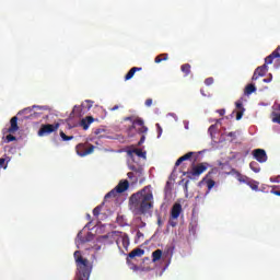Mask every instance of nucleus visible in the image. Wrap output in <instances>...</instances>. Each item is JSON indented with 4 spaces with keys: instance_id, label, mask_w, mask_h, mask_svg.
Masks as SVG:
<instances>
[{
    "instance_id": "obj_55",
    "label": "nucleus",
    "mask_w": 280,
    "mask_h": 280,
    "mask_svg": "<svg viewBox=\"0 0 280 280\" xmlns=\"http://www.w3.org/2000/svg\"><path fill=\"white\" fill-rule=\"evenodd\" d=\"M129 261H130V260L127 258V264H129Z\"/></svg>"
},
{
    "instance_id": "obj_13",
    "label": "nucleus",
    "mask_w": 280,
    "mask_h": 280,
    "mask_svg": "<svg viewBox=\"0 0 280 280\" xmlns=\"http://www.w3.org/2000/svg\"><path fill=\"white\" fill-rule=\"evenodd\" d=\"M145 255V250L142 248H136L131 250L128 255L129 259H135V257H143Z\"/></svg>"
},
{
    "instance_id": "obj_9",
    "label": "nucleus",
    "mask_w": 280,
    "mask_h": 280,
    "mask_svg": "<svg viewBox=\"0 0 280 280\" xmlns=\"http://www.w3.org/2000/svg\"><path fill=\"white\" fill-rule=\"evenodd\" d=\"M266 73H268V66L266 63H264L262 66L256 68L252 80H259V78H264V75H266Z\"/></svg>"
},
{
    "instance_id": "obj_37",
    "label": "nucleus",
    "mask_w": 280,
    "mask_h": 280,
    "mask_svg": "<svg viewBox=\"0 0 280 280\" xmlns=\"http://www.w3.org/2000/svg\"><path fill=\"white\" fill-rule=\"evenodd\" d=\"M0 167H3V170L8 167V164H5V159L3 158H0Z\"/></svg>"
},
{
    "instance_id": "obj_38",
    "label": "nucleus",
    "mask_w": 280,
    "mask_h": 280,
    "mask_svg": "<svg viewBox=\"0 0 280 280\" xmlns=\"http://www.w3.org/2000/svg\"><path fill=\"white\" fill-rule=\"evenodd\" d=\"M270 56H272V58H280V54L279 50H273L272 54H270Z\"/></svg>"
},
{
    "instance_id": "obj_28",
    "label": "nucleus",
    "mask_w": 280,
    "mask_h": 280,
    "mask_svg": "<svg viewBox=\"0 0 280 280\" xmlns=\"http://www.w3.org/2000/svg\"><path fill=\"white\" fill-rule=\"evenodd\" d=\"M100 213H102V206H97L93 209V217L98 218Z\"/></svg>"
},
{
    "instance_id": "obj_25",
    "label": "nucleus",
    "mask_w": 280,
    "mask_h": 280,
    "mask_svg": "<svg viewBox=\"0 0 280 280\" xmlns=\"http://www.w3.org/2000/svg\"><path fill=\"white\" fill-rule=\"evenodd\" d=\"M271 115H272L271 121L273 124H279L280 125V113L273 112Z\"/></svg>"
},
{
    "instance_id": "obj_26",
    "label": "nucleus",
    "mask_w": 280,
    "mask_h": 280,
    "mask_svg": "<svg viewBox=\"0 0 280 280\" xmlns=\"http://www.w3.org/2000/svg\"><path fill=\"white\" fill-rule=\"evenodd\" d=\"M127 176L129 180H132V183H139V179L137 178V175L133 172H129Z\"/></svg>"
},
{
    "instance_id": "obj_29",
    "label": "nucleus",
    "mask_w": 280,
    "mask_h": 280,
    "mask_svg": "<svg viewBox=\"0 0 280 280\" xmlns=\"http://www.w3.org/2000/svg\"><path fill=\"white\" fill-rule=\"evenodd\" d=\"M206 183H207V187H208L209 191H211V189H213V187H215V180H213V179H208Z\"/></svg>"
},
{
    "instance_id": "obj_56",
    "label": "nucleus",
    "mask_w": 280,
    "mask_h": 280,
    "mask_svg": "<svg viewBox=\"0 0 280 280\" xmlns=\"http://www.w3.org/2000/svg\"><path fill=\"white\" fill-rule=\"evenodd\" d=\"M75 108H78V106H74V110H75Z\"/></svg>"
},
{
    "instance_id": "obj_45",
    "label": "nucleus",
    "mask_w": 280,
    "mask_h": 280,
    "mask_svg": "<svg viewBox=\"0 0 280 280\" xmlns=\"http://www.w3.org/2000/svg\"><path fill=\"white\" fill-rule=\"evenodd\" d=\"M228 137H232V138H234V139H235V137H236L235 131H231V132H229V133H228Z\"/></svg>"
},
{
    "instance_id": "obj_6",
    "label": "nucleus",
    "mask_w": 280,
    "mask_h": 280,
    "mask_svg": "<svg viewBox=\"0 0 280 280\" xmlns=\"http://www.w3.org/2000/svg\"><path fill=\"white\" fill-rule=\"evenodd\" d=\"M60 128V124L56 122L54 125L47 124L42 125V127L38 130V137H45L47 135H51V132H56Z\"/></svg>"
},
{
    "instance_id": "obj_21",
    "label": "nucleus",
    "mask_w": 280,
    "mask_h": 280,
    "mask_svg": "<svg viewBox=\"0 0 280 280\" xmlns=\"http://www.w3.org/2000/svg\"><path fill=\"white\" fill-rule=\"evenodd\" d=\"M255 91H257V88L255 86V84H248L245 88V95H253V93H255Z\"/></svg>"
},
{
    "instance_id": "obj_42",
    "label": "nucleus",
    "mask_w": 280,
    "mask_h": 280,
    "mask_svg": "<svg viewBox=\"0 0 280 280\" xmlns=\"http://www.w3.org/2000/svg\"><path fill=\"white\" fill-rule=\"evenodd\" d=\"M158 126V130H159V136L158 137H161V135H163V129L161 128V125H156Z\"/></svg>"
},
{
    "instance_id": "obj_35",
    "label": "nucleus",
    "mask_w": 280,
    "mask_h": 280,
    "mask_svg": "<svg viewBox=\"0 0 280 280\" xmlns=\"http://www.w3.org/2000/svg\"><path fill=\"white\" fill-rule=\"evenodd\" d=\"M242 117H244V110H240L236 113V121H240V119H242Z\"/></svg>"
},
{
    "instance_id": "obj_1",
    "label": "nucleus",
    "mask_w": 280,
    "mask_h": 280,
    "mask_svg": "<svg viewBox=\"0 0 280 280\" xmlns=\"http://www.w3.org/2000/svg\"><path fill=\"white\" fill-rule=\"evenodd\" d=\"M129 202L132 207L138 209L140 215H145V213H150V210L154 207V195H152V190L144 187L131 195Z\"/></svg>"
},
{
    "instance_id": "obj_30",
    "label": "nucleus",
    "mask_w": 280,
    "mask_h": 280,
    "mask_svg": "<svg viewBox=\"0 0 280 280\" xmlns=\"http://www.w3.org/2000/svg\"><path fill=\"white\" fill-rule=\"evenodd\" d=\"M133 174L136 175V178H141L143 176V168L142 167H138V170L136 172H133Z\"/></svg>"
},
{
    "instance_id": "obj_5",
    "label": "nucleus",
    "mask_w": 280,
    "mask_h": 280,
    "mask_svg": "<svg viewBox=\"0 0 280 280\" xmlns=\"http://www.w3.org/2000/svg\"><path fill=\"white\" fill-rule=\"evenodd\" d=\"M209 168V163H200L192 167V170L189 172L184 173V176H187V178H196V176H200V174H205L207 170Z\"/></svg>"
},
{
    "instance_id": "obj_46",
    "label": "nucleus",
    "mask_w": 280,
    "mask_h": 280,
    "mask_svg": "<svg viewBox=\"0 0 280 280\" xmlns=\"http://www.w3.org/2000/svg\"><path fill=\"white\" fill-rule=\"evenodd\" d=\"M271 194H273V196H280V190H275V189H272V190H271Z\"/></svg>"
},
{
    "instance_id": "obj_10",
    "label": "nucleus",
    "mask_w": 280,
    "mask_h": 280,
    "mask_svg": "<svg viewBox=\"0 0 280 280\" xmlns=\"http://www.w3.org/2000/svg\"><path fill=\"white\" fill-rule=\"evenodd\" d=\"M128 187H130V183L128 182V179H125L120 180L115 189L118 194H124V191H127Z\"/></svg>"
},
{
    "instance_id": "obj_48",
    "label": "nucleus",
    "mask_w": 280,
    "mask_h": 280,
    "mask_svg": "<svg viewBox=\"0 0 280 280\" xmlns=\"http://www.w3.org/2000/svg\"><path fill=\"white\" fill-rule=\"evenodd\" d=\"M118 109H119V105H115L112 110H118Z\"/></svg>"
},
{
    "instance_id": "obj_34",
    "label": "nucleus",
    "mask_w": 280,
    "mask_h": 280,
    "mask_svg": "<svg viewBox=\"0 0 280 280\" xmlns=\"http://www.w3.org/2000/svg\"><path fill=\"white\" fill-rule=\"evenodd\" d=\"M27 113H32V107H26V108L22 109L21 112H19V115H25Z\"/></svg>"
},
{
    "instance_id": "obj_23",
    "label": "nucleus",
    "mask_w": 280,
    "mask_h": 280,
    "mask_svg": "<svg viewBox=\"0 0 280 280\" xmlns=\"http://www.w3.org/2000/svg\"><path fill=\"white\" fill-rule=\"evenodd\" d=\"M248 187L253 189V191H259V183L258 182H247Z\"/></svg>"
},
{
    "instance_id": "obj_33",
    "label": "nucleus",
    "mask_w": 280,
    "mask_h": 280,
    "mask_svg": "<svg viewBox=\"0 0 280 280\" xmlns=\"http://www.w3.org/2000/svg\"><path fill=\"white\" fill-rule=\"evenodd\" d=\"M211 84H213V78H207L206 80H205V85L206 86H211Z\"/></svg>"
},
{
    "instance_id": "obj_12",
    "label": "nucleus",
    "mask_w": 280,
    "mask_h": 280,
    "mask_svg": "<svg viewBox=\"0 0 280 280\" xmlns=\"http://www.w3.org/2000/svg\"><path fill=\"white\" fill-rule=\"evenodd\" d=\"M11 127L9 128V132L14 133L19 130V117L14 116L10 120Z\"/></svg>"
},
{
    "instance_id": "obj_8",
    "label": "nucleus",
    "mask_w": 280,
    "mask_h": 280,
    "mask_svg": "<svg viewBox=\"0 0 280 280\" xmlns=\"http://www.w3.org/2000/svg\"><path fill=\"white\" fill-rule=\"evenodd\" d=\"M132 128L137 130L138 135H145L148 132V127H145L143 119L137 118L132 121Z\"/></svg>"
},
{
    "instance_id": "obj_15",
    "label": "nucleus",
    "mask_w": 280,
    "mask_h": 280,
    "mask_svg": "<svg viewBox=\"0 0 280 280\" xmlns=\"http://www.w3.org/2000/svg\"><path fill=\"white\" fill-rule=\"evenodd\" d=\"M137 71H141V68H139V67L131 68L128 71V73L125 75V82H128V80H132V78H135V74L137 73Z\"/></svg>"
},
{
    "instance_id": "obj_44",
    "label": "nucleus",
    "mask_w": 280,
    "mask_h": 280,
    "mask_svg": "<svg viewBox=\"0 0 280 280\" xmlns=\"http://www.w3.org/2000/svg\"><path fill=\"white\" fill-rule=\"evenodd\" d=\"M88 104V108H93V101H85Z\"/></svg>"
},
{
    "instance_id": "obj_41",
    "label": "nucleus",
    "mask_w": 280,
    "mask_h": 280,
    "mask_svg": "<svg viewBox=\"0 0 280 280\" xmlns=\"http://www.w3.org/2000/svg\"><path fill=\"white\" fill-rule=\"evenodd\" d=\"M218 113H219V115H220L221 117H224L226 110H225V109H219Z\"/></svg>"
},
{
    "instance_id": "obj_22",
    "label": "nucleus",
    "mask_w": 280,
    "mask_h": 280,
    "mask_svg": "<svg viewBox=\"0 0 280 280\" xmlns=\"http://www.w3.org/2000/svg\"><path fill=\"white\" fill-rule=\"evenodd\" d=\"M170 58V55L162 54L155 57L154 62L159 65V62H163V60H167Z\"/></svg>"
},
{
    "instance_id": "obj_50",
    "label": "nucleus",
    "mask_w": 280,
    "mask_h": 280,
    "mask_svg": "<svg viewBox=\"0 0 280 280\" xmlns=\"http://www.w3.org/2000/svg\"><path fill=\"white\" fill-rule=\"evenodd\" d=\"M121 220H124V218L117 217V222H118V223L121 222Z\"/></svg>"
},
{
    "instance_id": "obj_36",
    "label": "nucleus",
    "mask_w": 280,
    "mask_h": 280,
    "mask_svg": "<svg viewBox=\"0 0 280 280\" xmlns=\"http://www.w3.org/2000/svg\"><path fill=\"white\" fill-rule=\"evenodd\" d=\"M7 141H8V143H10L12 141H16V137H14L13 135H8L7 136Z\"/></svg>"
},
{
    "instance_id": "obj_11",
    "label": "nucleus",
    "mask_w": 280,
    "mask_h": 280,
    "mask_svg": "<svg viewBox=\"0 0 280 280\" xmlns=\"http://www.w3.org/2000/svg\"><path fill=\"white\" fill-rule=\"evenodd\" d=\"M94 121H95V118H93V116H86L85 118L81 119L80 126L81 128H83V130H89V127Z\"/></svg>"
},
{
    "instance_id": "obj_53",
    "label": "nucleus",
    "mask_w": 280,
    "mask_h": 280,
    "mask_svg": "<svg viewBox=\"0 0 280 280\" xmlns=\"http://www.w3.org/2000/svg\"><path fill=\"white\" fill-rule=\"evenodd\" d=\"M33 108H40V106H36V105H34V106H33Z\"/></svg>"
},
{
    "instance_id": "obj_40",
    "label": "nucleus",
    "mask_w": 280,
    "mask_h": 280,
    "mask_svg": "<svg viewBox=\"0 0 280 280\" xmlns=\"http://www.w3.org/2000/svg\"><path fill=\"white\" fill-rule=\"evenodd\" d=\"M145 106H148V107L152 106V98H148L145 101Z\"/></svg>"
},
{
    "instance_id": "obj_52",
    "label": "nucleus",
    "mask_w": 280,
    "mask_h": 280,
    "mask_svg": "<svg viewBox=\"0 0 280 280\" xmlns=\"http://www.w3.org/2000/svg\"><path fill=\"white\" fill-rule=\"evenodd\" d=\"M200 93H201V95H206V94H205V90H200Z\"/></svg>"
},
{
    "instance_id": "obj_54",
    "label": "nucleus",
    "mask_w": 280,
    "mask_h": 280,
    "mask_svg": "<svg viewBox=\"0 0 280 280\" xmlns=\"http://www.w3.org/2000/svg\"><path fill=\"white\" fill-rule=\"evenodd\" d=\"M138 236H141V232H138Z\"/></svg>"
},
{
    "instance_id": "obj_2",
    "label": "nucleus",
    "mask_w": 280,
    "mask_h": 280,
    "mask_svg": "<svg viewBox=\"0 0 280 280\" xmlns=\"http://www.w3.org/2000/svg\"><path fill=\"white\" fill-rule=\"evenodd\" d=\"M74 260L77 266V273L74 280H89L91 272H93V265L89 259L80 255V250L74 252Z\"/></svg>"
},
{
    "instance_id": "obj_49",
    "label": "nucleus",
    "mask_w": 280,
    "mask_h": 280,
    "mask_svg": "<svg viewBox=\"0 0 280 280\" xmlns=\"http://www.w3.org/2000/svg\"><path fill=\"white\" fill-rule=\"evenodd\" d=\"M125 121H132V117L125 118Z\"/></svg>"
},
{
    "instance_id": "obj_32",
    "label": "nucleus",
    "mask_w": 280,
    "mask_h": 280,
    "mask_svg": "<svg viewBox=\"0 0 280 280\" xmlns=\"http://www.w3.org/2000/svg\"><path fill=\"white\" fill-rule=\"evenodd\" d=\"M235 106H236V108L238 109V110H246L245 108H244V104L242 103V101H237L236 103H235Z\"/></svg>"
},
{
    "instance_id": "obj_19",
    "label": "nucleus",
    "mask_w": 280,
    "mask_h": 280,
    "mask_svg": "<svg viewBox=\"0 0 280 280\" xmlns=\"http://www.w3.org/2000/svg\"><path fill=\"white\" fill-rule=\"evenodd\" d=\"M249 167L252 172H255V174H259V172H261V167H259V163L255 161L249 163Z\"/></svg>"
},
{
    "instance_id": "obj_17",
    "label": "nucleus",
    "mask_w": 280,
    "mask_h": 280,
    "mask_svg": "<svg viewBox=\"0 0 280 280\" xmlns=\"http://www.w3.org/2000/svg\"><path fill=\"white\" fill-rule=\"evenodd\" d=\"M232 174L236 175V178L240 183H246V180H248L247 176L242 175V173H240L237 170L232 168Z\"/></svg>"
},
{
    "instance_id": "obj_27",
    "label": "nucleus",
    "mask_w": 280,
    "mask_h": 280,
    "mask_svg": "<svg viewBox=\"0 0 280 280\" xmlns=\"http://www.w3.org/2000/svg\"><path fill=\"white\" fill-rule=\"evenodd\" d=\"M59 135H60L62 141H71V140H73V136H67V135H65V131H60Z\"/></svg>"
},
{
    "instance_id": "obj_7",
    "label": "nucleus",
    "mask_w": 280,
    "mask_h": 280,
    "mask_svg": "<svg viewBox=\"0 0 280 280\" xmlns=\"http://www.w3.org/2000/svg\"><path fill=\"white\" fill-rule=\"evenodd\" d=\"M254 159L258 161V163H266L268 161V154L266 153V150L264 149H255L252 152Z\"/></svg>"
},
{
    "instance_id": "obj_24",
    "label": "nucleus",
    "mask_w": 280,
    "mask_h": 280,
    "mask_svg": "<svg viewBox=\"0 0 280 280\" xmlns=\"http://www.w3.org/2000/svg\"><path fill=\"white\" fill-rule=\"evenodd\" d=\"M117 194H119V192L117 191L116 188L113 189V190H110L109 192H107V194L105 195V200H108V198H116V197H117Z\"/></svg>"
},
{
    "instance_id": "obj_43",
    "label": "nucleus",
    "mask_w": 280,
    "mask_h": 280,
    "mask_svg": "<svg viewBox=\"0 0 280 280\" xmlns=\"http://www.w3.org/2000/svg\"><path fill=\"white\" fill-rule=\"evenodd\" d=\"M130 269L133 270L135 272H137V270H139V266L137 265H131Z\"/></svg>"
},
{
    "instance_id": "obj_31",
    "label": "nucleus",
    "mask_w": 280,
    "mask_h": 280,
    "mask_svg": "<svg viewBox=\"0 0 280 280\" xmlns=\"http://www.w3.org/2000/svg\"><path fill=\"white\" fill-rule=\"evenodd\" d=\"M273 58H272V56L271 55H269V56H267L266 58H265V65H272V62H273Z\"/></svg>"
},
{
    "instance_id": "obj_51",
    "label": "nucleus",
    "mask_w": 280,
    "mask_h": 280,
    "mask_svg": "<svg viewBox=\"0 0 280 280\" xmlns=\"http://www.w3.org/2000/svg\"><path fill=\"white\" fill-rule=\"evenodd\" d=\"M264 82L268 83L270 82V79H264Z\"/></svg>"
},
{
    "instance_id": "obj_47",
    "label": "nucleus",
    "mask_w": 280,
    "mask_h": 280,
    "mask_svg": "<svg viewBox=\"0 0 280 280\" xmlns=\"http://www.w3.org/2000/svg\"><path fill=\"white\" fill-rule=\"evenodd\" d=\"M130 170H131V172H137L139 170V167L132 165V166H130Z\"/></svg>"
},
{
    "instance_id": "obj_20",
    "label": "nucleus",
    "mask_w": 280,
    "mask_h": 280,
    "mask_svg": "<svg viewBox=\"0 0 280 280\" xmlns=\"http://www.w3.org/2000/svg\"><path fill=\"white\" fill-rule=\"evenodd\" d=\"M180 71L185 74V75H189V73H191V65L189 63H184L180 66Z\"/></svg>"
},
{
    "instance_id": "obj_57",
    "label": "nucleus",
    "mask_w": 280,
    "mask_h": 280,
    "mask_svg": "<svg viewBox=\"0 0 280 280\" xmlns=\"http://www.w3.org/2000/svg\"><path fill=\"white\" fill-rule=\"evenodd\" d=\"M277 189H279V186H276Z\"/></svg>"
},
{
    "instance_id": "obj_4",
    "label": "nucleus",
    "mask_w": 280,
    "mask_h": 280,
    "mask_svg": "<svg viewBox=\"0 0 280 280\" xmlns=\"http://www.w3.org/2000/svg\"><path fill=\"white\" fill-rule=\"evenodd\" d=\"M75 152L78 156H89V154H93V152H95V145L89 142L79 143L75 147Z\"/></svg>"
},
{
    "instance_id": "obj_18",
    "label": "nucleus",
    "mask_w": 280,
    "mask_h": 280,
    "mask_svg": "<svg viewBox=\"0 0 280 280\" xmlns=\"http://www.w3.org/2000/svg\"><path fill=\"white\" fill-rule=\"evenodd\" d=\"M161 257H163V250L156 249L152 253V261L156 262L161 260Z\"/></svg>"
},
{
    "instance_id": "obj_14",
    "label": "nucleus",
    "mask_w": 280,
    "mask_h": 280,
    "mask_svg": "<svg viewBox=\"0 0 280 280\" xmlns=\"http://www.w3.org/2000/svg\"><path fill=\"white\" fill-rule=\"evenodd\" d=\"M129 156H132L133 154H137L140 159H145V151L141 150V149H131L127 151Z\"/></svg>"
},
{
    "instance_id": "obj_39",
    "label": "nucleus",
    "mask_w": 280,
    "mask_h": 280,
    "mask_svg": "<svg viewBox=\"0 0 280 280\" xmlns=\"http://www.w3.org/2000/svg\"><path fill=\"white\" fill-rule=\"evenodd\" d=\"M143 143H145V136L142 135L138 142V145H143Z\"/></svg>"
},
{
    "instance_id": "obj_3",
    "label": "nucleus",
    "mask_w": 280,
    "mask_h": 280,
    "mask_svg": "<svg viewBox=\"0 0 280 280\" xmlns=\"http://www.w3.org/2000/svg\"><path fill=\"white\" fill-rule=\"evenodd\" d=\"M180 213H183V206L178 202L174 203L168 219V224L170 226H173V229L178 225V221L176 220L180 218Z\"/></svg>"
},
{
    "instance_id": "obj_16",
    "label": "nucleus",
    "mask_w": 280,
    "mask_h": 280,
    "mask_svg": "<svg viewBox=\"0 0 280 280\" xmlns=\"http://www.w3.org/2000/svg\"><path fill=\"white\" fill-rule=\"evenodd\" d=\"M191 156H194V152H188L185 155L180 156L176 162H175V167H178V165H180V163H183L184 161H189V159H191Z\"/></svg>"
}]
</instances>
